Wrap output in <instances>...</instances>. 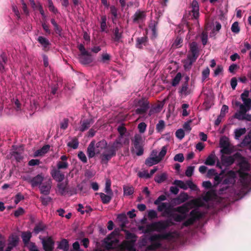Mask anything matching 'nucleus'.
<instances>
[{"mask_svg":"<svg viewBox=\"0 0 251 251\" xmlns=\"http://www.w3.org/2000/svg\"><path fill=\"white\" fill-rule=\"evenodd\" d=\"M210 74V70L207 67L202 72V81L203 82L209 77Z\"/></svg>","mask_w":251,"mask_h":251,"instance_id":"obj_59","label":"nucleus"},{"mask_svg":"<svg viewBox=\"0 0 251 251\" xmlns=\"http://www.w3.org/2000/svg\"><path fill=\"white\" fill-rule=\"evenodd\" d=\"M246 132V129L245 128H241L239 129H236L235 131V138L236 139H239V138L244 134H245Z\"/></svg>","mask_w":251,"mask_h":251,"instance_id":"obj_46","label":"nucleus"},{"mask_svg":"<svg viewBox=\"0 0 251 251\" xmlns=\"http://www.w3.org/2000/svg\"><path fill=\"white\" fill-rule=\"evenodd\" d=\"M174 234L172 232H165L162 234L158 233V251L161 246V244L159 242L160 240L164 239L170 240L174 238Z\"/></svg>","mask_w":251,"mask_h":251,"instance_id":"obj_19","label":"nucleus"},{"mask_svg":"<svg viewBox=\"0 0 251 251\" xmlns=\"http://www.w3.org/2000/svg\"><path fill=\"white\" fill-rule=\"evenodd\" d=\"M196 60L191 58H187V60L184 62V68L185 70H189L192 66V64L196 62Z\"/></svg>","mask_w":251,"mask_h":251,"instance_id":"obj_39","label":"nucleus"},{"mask_svg":"<svg viewBox=\"0 0 251 251\" xmlns=\"http://www.w3.org/2000/svg\"><path fill=\"white\" fill-rule=\"evenodd\" d=\"M95 147L97 153L100 154L102 150H106L107 143L105 140H102L98 143H95Z\"/></svg>","mask_w":251,"mask_h":251,"instance_id":"obj_29","label":"nucleus"},{"mask_svg":"<svg viewBox=\"0 0 251 251\" xmlns=\"http://www.w3.org/2000/svg\"><path fill=\"white\" fill-rule=\"evenodd\" d=\"M182 42L183 39L181 37L177 36L173 44V47L175 48H178L181 47Z\"/></svg>","mask_w":251,"mask_h":251,"instance_id":"obj_53","label":"nucleus"},{"mask_svg":"<svg viewBox=\"0 0 251 251\" xmlns=\"http://www.w3.org/2000/svg\"><path fill=\"white\" fill-rule=\"evenodd\" d=\"M191 10L192 13V18L195 19H198L199 17V5L198 2L196 0H193L191 4Z\"/></svg>","mask_w":251,"mask_h":251,"instance_id":"obj_20","label":"nucleus"},{"mask_svg":"<svg viewBox=\"0 0 251 251\" xmlns=\"http://www.w3.org/2000/svg\"><path fill=\"white\" fill-rule=\"evenodd\" d=\"M67 185L68 182L63 183L61 182L57 184V187L58 188V191L61 195L64 196L67 193H69Z\"/></svg>","mask_w":251,"mask_h":251,"instance_id":"obj_28","label":"nucleus"},{"mask_svg":"<svg viewBox=\"0 0 251 251\" xmlns=\"http://www.w3.org/2000/svg\"><path fill=\"white\" fill-rule=\"evenodd\" d=\"M188 199V195L186 193H181L177 198L173 200V202L175 204H180L184 202Z\"/></svg>","mask_w":251,"mask_h":251,"instance_id":"obj_34","label":"nucleus"},{"mask_svg":"<svg viewBox=\"0 0 251 251\" xmlns=\"http://www.w3.org/2000/svg\"><path fill=\"white\" fill-rule=\"evenodd\" d=\"M50 175L54 180L59 182H62L65 178L64 174L60 170L55 168H53L51 170Z\"/></svg>","mask_w":251,"mask_h":251,"instance_id":"obj_15","label":"nucleus"},{"mask_svg":"<svg viewBox=\"0 0 251 251\" xmlns=\"http://www.w3.org/2000/svg\"><path fill=\"white\" fill-rule=\"evenodd\" d=\"M58 248L63 250V251H68L69 250V243L67 239H63L59 243Z\"/></svg>","mask_w":251,"mask_h":251,"instance_id":"obj_37","label":"nucleus"},{"mask_svg":"<svg viewBox=\"0 0 251 251\" xmlns=\"http://www.w3.org/2000/svg\"><path fill=\"white\" fill-rule=\"evenodd\" d=\"M18 243V238L17 236H13L10 241L9 243V246H12V247H15L17 246Z\"/></svg>","mask_w":251,"mask_h":251,"instance_id":"obj_61","label":"nucleus"},{"mask_svg":"<svg viewBox=\"0 0 251 251\" xmlns=\"http://www.w3.org/2000/svg\"><path fill=\"white\" fill-rule=\"evenodd\" d=\"M122 146V143L118 140H116L111 145L107 146L106 150L100 155L101 162L107 164L112 157L116 156L117 151Z\"/></svg>","mask_w":251,"mask_h":251,"instance_id":"obj_2","label":"nucleus"},{"mask_svg":"<svg viewBox=\"0 0 251 251\" xmlns=\"http://www.w3.org/2000/svg\"><path fill=\"white\" fill-rule=\"evenodd\" d=\"M87 153L89 158L94 157L96 154H97L96 148L95 147V141H92L89 144L87 149Z\"/></svg>","mask_w":251,"mask_h":251,"instance_id":"obj_22","label":"nucleus"},{"mask_svg":"<svg viewBox=\"0 0 251 251\" xmlns=\"http://www.w3.org/2000/svg\"><path fill=\"white\" fill-rule=\"evenodd\" d=\"M223 154L221 156L222 165L226 167L230 166L233 164L235 160H237L238 158H235V153L232 156H226Z\"/></svg>","mask_w":251,"mask_h":251,"instance_id":"obj_16","label":"nucleus"},{"mask_svg":"<svg viewBox=\"0 0 251 251\" xmlns=\"http://www.w3.org/2000/svg\"><path fill=\"white\" fill-rule=\"evenodd\" d=\"M123 189L124 195L126 196H130L134 192V189L131 186H124Z\"/></svg>","mask_w":251,"mask_h":251,"instance_id":"obj_51","label":"nucleus"},{"mask_svg":"<svg viewBox=\"0 0 251 251\" xmlns=\"http://www.w3.org/2000/svg\"><path fill=\"white\" fill-rule=\"evenodd\" d=\"M50 148V146L49 145H44L42 148L40 149L37 150L34 152V156H42L44 155L45 153L48 152Z\"/></svg>","mask_w":251,"mask_h":251,"instance_id":"obj_33","label":"nucleus"},{"mask_svg":"<svg viewBox=\"0 0 251 251\" xmlns=\"http://www.w3.org/2000/svg\"><path fill=\"white\" fill-rule=\"evenodd\" d=\"M101 22L100 23V30L101 31H105L107 28L106 20L107 18L106 15H102L101 16Z\"/></svg>","mask_w":251,"mask_h":251,"instance_id":"obj_44","label":"nucleus"},{"mask_svg":"<svg viewBox=\"0 0 251 251\" xmlns=\"http://www.w3.org/2000/svg\"><path fill=\"white\" fill-rule=\"evenodd\" d=\"M40 200L43 205L47 206L51 201L52 199L50 197L41 196Z\"/></svg>","mask_w":251,"mask_h":251,"instance_id":"obj_52","label":"nucleus"},{"mask_svg":"<svg viewBox=\"0 0 251 251\" xmlns=\"http://www.w3.org/2000/svg\"><path fill=\"white\" fill-rule=\"evenodd\" d=\"M157 25V22L155 21H151L149 24L148 27L147 29L148 32H151L152 35V38L156 37V26Z\"/></svg>","mask_w":251,"mask_h":251,"instance_id":"obj_32","label":"nucleus"},{"mask_svg":"<svg viewBox=\"0 0 251 251\" xmlns=\"http://www.w3.org/2000/svg\"><path fill=\"white\" fill-rule=\"evenodd\" d=\"M46 226L41 222L36 224L34 228L33 232L35 234H38L40 232L44 230Z\"/></svg>","mask_w":251,"mask_h":251,"instance_id":"obj_40","label":"nucleus"},{"mask_svg":"<svg viewBox=\"0 0 251 251\" xmlns=\"http://www.w3.org/2000/svg\"><path fill=\"white\" fill-rule=\"evenodd\" d=\"M168 147V145H166L162 148L158 154V163H159L165 156Z\"/></svg>","mask_w":251,"mask_h":251,"instance_id":"obj_38","label":"nucleus"},{"mask_svg":"<svg viewBox=\"0 0 251 251\" xmlns=\"http://www.w3.org/2000/svg\"><path fill=\"white\" fill-rule=\"evenodd\" d=\"M220 146L222 148L221 152L225 154H230L232 150L230 148V143L228 138L223 137L220 140Z\"/></svg>","mask_w":251,"mask_h":251,"instance_id":"obj_7","label":"nucleus"},{"mask_svg":"<svg viewBox=\"0 0 251 251\" xmlns=\"http://www.w3.org/2000/svg\"><path fill=\"white\" fill-rule=\"evenodd\" d=\"M132 22L140 25L143 23L146 19V12L144 10H137L131 17Z\"/></svg>","mask_w":251,"mask_h":251,"instance_id":"obj_6","label":"nucleus"},{"mask_svg":"<svg viewBox=\"0 0 251 251\" xmlns=\"http://www.w3.org/2000/svg\"><path fill=\"white\" fill-rule=\"evenodd\" d=\"M93 123L94 120L92 119H87L81 121V125L79 127V130L84 132L88 129Z\"/></svg>","mask_w":251,"mask_h":251,"instance_id":"obj_21","label":"nucleus"},{"mask_svg":"<svg viewBox=\"0 0 251 251\" xmlns=\"http://www.w3.org/2000/svg\"><path fill=\"white\" fill-rule=\"evenodd\" d=\"M7 62V57L5 53H2L0 56V72H3L4 71V64Z\"/></svg>","mask_w":251,"mask_h":251,"instance_id":"obj_41","label":"nucleus"},{"mask_svg":"<svg viewBox=\"0 0 251 251\" xmlns=\"http://www.w3.org/2000/svg\"><path fill=\"white\" fill-rule=\"evenodd\" d=\"M245 172V171L241 170H238L237 172L240 178L243 180H245L249 176V174Z\"/></svg>","mask_w":251,"mask_h":251,"instance_id":"obj_60","label":"nucleus"},{"mask_svg":"<svg viewBox=\"0 0 251 251\" xmlns=\"http://www.w3.org/2000/svg\"><path fill=\"white\" fill-rule=\"evenodd\" d=\"M148 42V37L144 36L138 37L136 39L135 47L139 49H142L143 46H146Z\"/></svg>","mask_w":251,"mask_h":251,"instance_id":"obj_25","label":"nucleus"},{"mask_svg":"<svg viewBox=\"0 0 251 251\" xmlns=\"http://www.w3.org/2000/svg\"><path fill=\"white\" fill-rule=\"evenodd\" d=\"M48 7L50 11H51L54 14L58 13L57 9L54 7L53 3L51 0H48Z\"/></svg>","mask_w":251,"mask_h":251,"instance_id":"obj_57","label":"nucleus"},{"mask_svg":"<svg viewBox=\"0 0 251 251\" xmlns=\"http://www.w3.org/2000/svg\"><path fill=\"white\" fill-rule=\"evenodd\" d=\"M101 200L103 204H108L111 201L112 196L109 194L106 195L103 193H99Z\"/></svg>","mask_w":251,"mask_h":251,"instance_id":"obj_36","label":"nucleus"},{"mask_svg":"<svg viewBox=\"0 0 251 251\" xmlns=\"http://www.w3.org/2000/svg\"><path fill=\"white\" fill-rule=\"evenodd\" d=\"M23 179L29 183L32 187H35L41 184L44 180V176L42 174H38L34 177L27 176H24Z\"/></svg>","mask_w":251,"mask_h":251,"instance_id":"obj_4","label":"nucleus"},{"mask_svg":"<svg viewBox=\"0 0 251 251\" xmlns=\"http://www.w3.org/2000/svg\"><path fill=\"white\" fill-rule=\"evenodd\" d=\"M138 229L144 233H150L154 231H157V222H154L151 224L145 226H139Z\"/></svg>","mask_w":251,"mask_h":251,"instance_id":"obj_13","label":"nucleus"},{"mask_svg":"<svg viewBox=\"0 0 251 251\" xmlns=\"http://www.w3.org/2000/svg\"><path fill=\"white\" fill-rule=\"evenodd\" d=\"M164 209L165 213L167 215L168 219L163 221H158V232L160 229H165L167 227L174 226L175 224L173 219L176 222H180L185 219V216H183L177 214L173 213L170 206H167V204L163 203L158 205V211H161Z\"/></svg>","mask_w":251,"mask_h":251,"instance_id":"obj_1","label":"nucleus"},{"mask_svg":"<svg viewBox=\"0 0 251 251\" xmlns=\"http://www.w3.org/2000/svg\"><path fill=\"white\" fill-rule=\"evenodd\" d=\"M181 74L180 73H178L176 74V75L173 79L172 85L173 86H176L177 84H178L181 78Z\"/></svg>","mask_w":251,"mask_h":251,"instance_id":"obj_48","label":"nucleus"},{"mask_svg":"<svg viewBox=\"0 0 251 251\" xmlns=\"http://www.w3.org/2000/svg\"><path fill=\"white\" fill-rule=\"evenodd\" d=\"M194 166H189L187 167L185 171V175L188 177H190L192 176L194 170Z\"/></svg>","mask_w":251,"mask_h":251,"instance_id":"obj_63","label":"nucleus"},{"mask_svg":"<svg viewBox=\"0 0 251 251\" xmlns=\"http://www.w3.org/2000/svg\"><path fill=\"white\" fill-rule=\"evenodd\" d=\"M51 187V181L50 179L42 182L41 184L39 185V188L41 194L47 196L50 193Z\"/></svg>","mask_w":251,"mask_h":251,"instance_id":"obj_12","label":"nucleus"},{"mask_svg":"<svg viewBox=\"0 0 251 251\" xmlns=\"http://www.w3.org/2000/svg\"><path fill=\"white\" fill-rule=\"evenodd\" d=\"M69 164L67 161H59L57 163V168L58 170L66 169L68 168Z\"/></svg>","mask_w":251,"mask_h":251,"instance_id":"obj_49","label":"nucleus"},{"mask_svg":"<svg viewBox=\"0 0 251 251\" xmlns=\"http://www.w3.org/2000/svg\"><path fill=\"white\" fill-rule=\"evenodd\" d=\"M152 153L153 156L148 158L145 161L146 165L149 167L157 164V151L154 150Z\"/></svg>","mask_w":251,"mask_h":251,"instance_id":"obj_31","label":"nucleus"},{"mask_svg":"<svg viewBox=\"0 0 251 251\" xmlns=\"http://www.w3.org/2000/svg\"><path fill=\"white\" fill-rule=\"evenodd\" d=\"M78 56L80 63L83 65L90 64L93 61L91 54L89 52L88 55H78Z\"/></svg>","mask_w":251,"mask_h":251,"instance_id":"obj_24","label":"nucleus"},{"mask_svg":"<svg viewBox=\"0 0 251 251\" xmlns=\"http://www.w3.org/2000/svg\"><path fill=\"white\" fill-rule=\"evenodd\" d=\"M131 142L134 149L136 151V154L138 156L142 155L144 152V141L142 136L140 134H136L134 137L131 139Z\"/></svg>","mask_w":251,"mask_h":251,"instance_id":"obj_3","label":"nucleus"},{"mask_svg":"<svg viewBox=\"0 0 251 251\" xmlns=\"http://www.w3.org/2000/svg\"><path fill=\"white\" fill-rule=\"evenodd\" d=\"M175 134L176 137L179 140H182L185 136L184 131L181 128L177 129Z\"/></svg>","mask_w":251,"mask_h":251,"instance_id":"obj_56","label":"nucleus"},{"mask_svg":"<svg viewBox=\"0 0 251 251\" xmlns=\"http://www.w3.org/2000/svg\"><path fill=\"white\" fill-rule=\"evenodd\" d=\"M123 34V30L120 29L118 26H116L112 30V35L111 36L112 41L116 43V45H117L118 43L122 42Z\"/></svg>","mask_w":251,"mask_h":251,"instance_id":"obj_9","label":"nucleus"},{"mask_svg":"<svg viewBox=\"0 0 251 251\" xmlns=\"http://www.w3.org/2000/svg\"><path fill=\"white\" fill-rule=\"evenodd\" d=\"M215 163V155L212 154L209 155L204 162L206 165L213 166Z\"/></svg>","mask_w":251,"mask_h":251,"instance_id":"obj_42","label":"nucleus"},{"mask_svg":"<svg viewBox=\"0 0 251 251\" xmlns=\"http://www.w3.org/2000/svg\"><path fill=\"white\" fill-rule=\"evenodd\" d=\"M31 237V234L30 232H23L22 235V238L23 242L25 244L28 243Z\"/></svg>","mask_w":251,"mask_h":251,"instance_id":"obj_50","label":"nucleus"},{"mask_svg":"<svg viewBox=\"0 0 251 251\" xmlns=\"http://www.w3.org/2000/svg\"><path fill=\"white\" fill-rule=\"evenodd\" d=\"M151 244L148 246L145 251H157V234L151 235L149 238Z\"/></svg>","mask_w":251,"mask_h":251,"instance_id":"obj_18","label":"nucleus"},{"mask_svg":"<svg viewBox=\"0 0 251 251\" xmlns=\"http://www.w3.org/2000/svg\"><path fill=\"white\" fill-rule=\"evenodd\" d=\"M126 238L127 240H131V241L127 243V248L131 251H134L133 244L135 242L136 236L135 234L130 232L128 230L125 231Z\"/></svg>","mask_w":251,"mask_h":251,"instance_id":"obj_17","label":"nucleus"},{"mask_svg":"<svg viewBox=\"0 0 251 251\" xmlns=\"http://www.w3.org/2000/svg\"><path fill=\"white\" fill-rule=\"evenodd\" d=\"M116 234L117 233L115 231H114L109 234L104 240V243L106 249H113L114 244L118 242V240L115 238V236Z\"/></svg>","mask_w":251,"mask_h":251,"instance_id":"obj_11","label":"nucleus"},{"mask_svg":"<svg viewBox=\"0 0 251 251\" xmlns=\"http://www.w3.org/2000/svg\"><path fill=\"white\" fill-rule=\"evenodd\" d=\"M173 184L176 185V186L183 189L184 190L187 189V185L186 183H185L183 181L179 180H175Z\"/></svg>","mask_w":251,"mask_h":251,"instance_id":"obj_47","label":"nucleus"},{"mask_svg":"<svg viewBox=\"0 0 251 251\" xmlns=\"http://www.w3.org/2000/svg\"><path fill=\"white\" fill-rule=\"evenodd\" d=\"M234 156L235 158H238L237 161L238 165L239 167V170L245 171L250 170V166L249 163L246 160L245 157H243L240 152H236Z\"/></svg>","mask_w":251,"mask_h":251,"instance_id":"obj_5","label":"nucleus"},{"mask_svg":"<svg viewBox=\"0 0 251 251\" xmlns=\"http://www.w3.org/2000/svg\"><path fill=\"white\" fill-rule=\"evenodd\" d=\"M231 30L232 32L238 33L240 31V27L239 26V24L237 22H235L233 23L231 25Z\"/></svg>","mask_w":251,"mask_h":251,"instance_id":"obj_58","label":"nucleus"},{"mask_svg":"<svg viewBox=\"0 0 251 251\" xmlns=\"http://www.w3.org/2000/svg\"><path fill=\"white\" fill-rule=\"evenodd\" d=\"M190 204L189 203H186L183 204L182 205L178 206L175 208V211L180 213L182 214H184L183 216H185V214L189 211L190 210Z\"/></svg>","mask_w":251,"mask_h":251,"instance_id":"obj_30","label":"nucleus"},{"mask_svg":"<svg viewBox=\"0 0 251 251\" xmlns=\"http://www.w3.org/2000/svg\"><path fill=\"white\" fill-rule=\"evenodd\" d=\"M251 135H246L242 140L241 144L245 146H248L249 145H251Z\"/></svg>","mask_w":251,"mask_h":251,"instance_id":"obj_54","label":"nucleus"},{"mask_svg":"<svg viewBox=\"0 0 251 251\" xmlns=\"http://www.w3.org/2000/svg\"><path fill=\"white\" fill-rule=\"evenodd\" d=\"M189 47L190 53L187 55V58H191L196 60L200 54L198 44L196 42H193L189 44Z\"/></svg>","mask_w":251,"mask_h":251,"instance_id":"obj_10","label":"nucleus"},{"mask_svg":"<svg viewBox=\"0 0 251 251\" xmlns=\"http://www.w3.org/2000/svg\"><path fill=\"white\" fill-rule=\"evenodd\" d=\"M43 247L45 251H53L54 249V242L51 237L42 239Z\"/></svg>","mask_w":251,"mask_h":251,"instance_id":"obj_14","label":"nucleus"},{"mask_svg":"<svg viewBox=\"0 0 251 251\" xmlns=\"http://www.w3.org/2000/svg\"><path fill=\"white\" fill-rule=\"evenodd\" d=\"M77 156H78V158L82 162L85 163L87 162V157L83 151H79L78 153Z\"/></svg>","mask_w":251,"mask_h":251,"instance_id":"obj_62","label":"nucleus"},{"mask_svg":"<svg viewBox=\"0 0 251 251\" xmlns=\"http://www.w3.org/2000/svg\"><path fill=\"white\" fill-rule=\"evenodd\" d=\"M174 160L175 161H178V162H182L184 161V160L183 154L182 153L176 154L174 156Z\"/></svg>","mask_w":251,"mask_h":251,"instance_id":"obj_64","label":"nucleus"},{"mask_svg":"<svg viewBox=\"0 0 251 251\" xmlns=\"http://www.w3.org/2000/svg\"><path fill=\"white\" fill-rule=\"evenodd\" d=\"M110 13L112 15L111 21L113 24H116L118 18V9L113 5L109 6Z\"/></svg>","mask_w":251,"mask_h":251,"instance_id":"obj_26","label":"nucleus"},{"mask_svg":"<svg viewBox=\"0 0 251 251\" xmlns=\"http://www.w3.org/2000/svg\"><path fill=\"white\" fill-rule=\"evenodd\" d=\"M228 176L225 178L223 182V185L233 184L235 182V178L236 177V174L233 171H229L227 173Z\"/></svg>","mask_w":251,"mask_h":251,"instance_id":"obj_23","label":"nucleus"},{"mask_svg":"<svg viewBox=\"0 0 251 251\" xmlns=\"http://www.w3.org/2000/svg\"><path fill=\"white\" fill-rule=\"evenodd\" d=\"M79 142L76 137L74 138L71 142L68 143L67 146L73 149H76L78 148Z\"/></svg>","mask_w":251,"mask_h":251,"instance_id":"obj_45","label":"nucleus"},{"mask_svg":"<svg viewBox=\"0 0 251 251\" xmlns=\"http://www.w3.org/2000/svg\"><path fill=\"white\" fill-rule=\"evenodd\" d=\"M191 218H193L196 221L201 217V214L196 209L192 210L190 213Z\"/></svg>","mask_w":251,"mask_h":251,"instance_id":"obj_43","label":"nucleus"},{"mask_svg":"<svg viewBox=\"0 0 251 251\" xmlns=\"http://www.w3.org/2000/svg\"><path fill=\"white\" fill-rule=\"evenodd\" d=\"M179 92L185 96H187L191 94V89L188 87V83H182L181 87L179 89Z\"/></svg>","mask_w":251,"mask_h":251,"instance_id":"obj_35","label":"nucleus"},{"mask_svg":"<svg viewBox=\"0 0 251 251\" xmlns=\"http://www.w3.org/2000/svg\"><path fill=\"white\" fill-rule=\"evenodd\" d=\"M105 193L110 195H113V192L111 189V182L107 181L105 183Z\"/></svg>","mask_w":251,"mask_h":251,"instance_id":"obj_55","label":"nucleus"},{"mask_svg":"<svg viewBox=\"0 0 251 251\" xmlns=\"http://www.w3.org/2000/svg\"><path fill=\"white\" fill-rule=\"evenodd\" d=\"M149 108V102L147 100H140L137 105L135 113L138 115H144Z\"/></svg>","mask_w":251,"mask_h":251,"instance_id":"obj_8","label":"nucleus"},{"mask_svg":"<svg viewBox=\"0 0 251 251\" xmlns=\"http://www.w3.org/2000/svg\"><path fill=\"white\" fill-rule=\"evenodd\" d=\"M37 41L42 46L43 50L44 51L49 50V47L50 45V43L49 40L43 36H39L37 38Z\"/></svg>","mask_w":251,"mask_h":251,"instance_id":"obj_27","label":"nucleus"}]
</instances>
